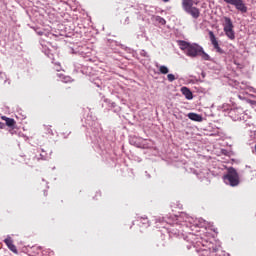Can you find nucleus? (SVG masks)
Wrapping results in <instances>:
<instances>
[{
	"instance_id": "1",
	"label": "nucleus",
	"mask_w": 256,
	"mask_h": 256,
	"mask_svg": "<svg viewBox=\"0 0 256 256\" xmlns=\"http://www.w3.org/2000/svg\"><path fill=\"white\" fill-rule=\"evenodd\" d=\"M197 0H182V7L188 15H191L193 19H199L201 17V11L193 5H197Z\"/></svg>"
},
{
	"instance_id": "2",
	"label": "nucleus",
	"mask_w": 256,
	"mask_h": 256,
	"mask_svg": "<svg viewBox=\"0 0 256 256\" xmlns=\"http://www.w3.org/2000/svg\"><path fill=\"white\" fill-rule=\"evenodd\" d=\"M224 183L230 185V187H237L239 185V173L233 167L228 168L227 174L223 176Z\"/></svg>"
},
{
	"instance_id": "3",
	"label": "nucleus",
	"mask_w": 256,
	"mask_h": 256,
	"mask_svg": "<svg viewBox=\"0 0 256 256\" xmlns=\"http://www.w3.org/2000/svg\"><path fill=\"white\" fill-rule=\"evenodd\" d=\"M222 19V25L224 27V33L226 37H228V39H230L231 41L235 40V30H233L235 26L233 25V21L227 16H224Z\"/></svg>"
},
{
	"instance_id": "4",
	"label": "nucleus",
	"mask_w": 256,
	"mask_h": 256,
	"mask_svg": "<svg viewBox=\"0 0 256 256\" xmlns=\"http://www.w3.org/2000/svg\"><path fill=\"white\" fill-rule=\"evenodd\" d=\"M223 2L228 5H233L240 13H247V4H245L243 0H223Z\"/></svg>"
},
{
	"instance_id": "5",
	"label": "nucleus",
	"mask_w": 256,
	"mask_h": 256,
	"mask_svg": "<svg viewBox=\"0 0 256 256\" xmlns=\"http://www.w3.org/2000/svg\"><path fill=\"white\" fill-rule=\"evenodd\" d=\"M203 53V47L199 46L198 44H190L188 50L186 51V55L188 57H197Z\"/></svg>"
},
{
	"instance_id": "6",
	"label": "nucleus",
	"mask_w": 256,
	"mask_h": 256,
	"mask_svg": "<svg viewBox=\"0 0 256 256\" xmlns=\"http://www.w3.org/2000/svg\"><path fill=\"white\" fill-rule=\"evenodd\" d=\"M208 35L210 37L211 44L213 45L216 52L220 53V55H223L225 52L219 46V42L217 41V37H215V33H213V31H209Z\"/></svg>"
},
{
	"instance_id": "7",
	"label": "nucleus",
	"mask_w": 256,
	"mask_h": 256,
	"mask_svg": "<svg viewBox=\"0 0 256 256\" xmlns=\"http://www.w3.org/2000/svg\"><path fill=\"white\" fill-rule=\"evenodd\" d=\"M5 245H7L8 249H10V251H12V253H15L17 255L18 250H17V246H15V244H13V239H11V237H8L4 240Z\"/></svg>"
},
{
	"instance_id": "8",
	"label": "nucleus",
	"mask_w": 256,
	"mask_h": 256,
	"mask_svg": "<svg viewBox=\"0 0 256 256\" xmlns=\"http://www.w3.org/2000/svg\"><path fill=\"white\" fill-rule=\"evenodd\" d=\"M2 121H5L7 127H10V129H15V125L17 122H15V119L9 118L7 116L1 117Z\"/></svg>"
},
{
	"instance_id": "9",
	"label": "nucleus",
	"mask_w": 256,
	"mask_h": 256,
	"mask_svg": "<svg viewBox=\"0 0 256 256\" xmlns=\"http://www.w3.org/2000/svg\"><path fill=\"white\" fill-rule=\"evenodd\" d=\"M188 118L191 119V121H196L198 123H201V121H203V116L193 112L188 114Z\"/></svg>"
},
{
	"instance_id": "10",
	"label": "nucleus",
	"mask_w": 256,
	"mask_h": 256,
	"mask_svg": "<svg viewBox=\"0 0 256 256\" xmlns=\"http://www.w3.org/2000/svg\"><path fill=\"white\" fill-rule=\"evenodd\" d=\"M181 93L186 97V99L191 100L193 99V92L187 87L181 88Z\"/></svg>"
},
{
	"instance_id": "11",
	"label": "nucleus",
	"mask_w": 256,
	"mask_h": 256,
	"mask_svg": "<svg viewBox=\"0 0 256 256\" xmlns=\"http://www.w3.org/2000/svg\"><path fill=\"white\" fill-rule=\"evenodd\" d=\"M178 45H179L180 49L185 52L188 51L189 47L191 46L190 43H188L187 41H184V40L178 41Z\"/></svg>"
},
{
	"instance_id": "12",
	"label": "nucleus",
	"mask_w": 256,
	"mask_h": 256,
	"mask_svg": "<svg viewBox=\"0 0 256 256\" xmlns=\"http://www.w3.org/2000/svg\"><path fill=\"white\" fill-rule=\"evenodd\" d=\"M137 221H140L142 225H147V227H149V219L147 217L138 216Z\"/></svg>"
},
{
	"instance_id": "13",
	"label": "nucleus",
	"mask_w": 256,
	"mask_h": 256,
	"mask_svg": "<svg viewBox=\"0 0 256 256\" xmlns=\"http://www.w3.org/2000/svg\"><path fill=\"white\" fill-rule=\"evenodd\" d=\"M159 71L162 75H167V73H169V68H167V66H160Z\"/></svg>"
},
{
	"instance_id": "14",
	"label": "nucleus",
	"mask_w": 256,
	"mask_h": 256,
	"mask_svg": "<svg viewBox=\"0 0 256 256\" xmlns=\"http://www.w3.org/2000/svg\"><path fill=\"white\" fill-rule=\"evenodd\" d=\"M167 79H168V81L173 82V81H175V75H173V74H168V75H167Z\"/></svg>"
},
{
	"instance_id": "15",
	"label": "nucleus",
	"mask_w": 256,
	"mask_h": 256,
	"mask_svg": "<svg viewBox=\"0 0 256 256\" xmlns=\"http://www.w3.org/2000/svg\"><path fill=\"white\" fill-rule=\"evenodd\" d=\"M201 53L203 54L205 61H209V54L205 53L203 50Z\"/></svg>"
},
{
	"instance_id": "16",
	"label": "nucleus",
	"mask_w": 256,
	"mask_h": 256,
	"mask_svg": "<svg viewBox=\"0 0 256 256\" xmlns=\"http://www.w3.org/2000/svg\"><path fill=\"white\" fill-rule=\"evenodd\" d=\"M248 103L251 105V107H256V101L255 100H248Z\"/></svg>"
},
{
	"instance_id": "17",
	"label": "nucleus",
	"mask_w": 256,
	"mask_h": 256,
	"mask_svg": "<svg viewBox=\"0 0 256 256\" xmlns=\"http://www.w3.org/2000/svg\"><path fill=\"white\" fill-rule=\"evenodd\" d=\"M160 19H161L160 23H165V19L163 18H160Z\"/></svg>"
},
{
	"instance_id": "18",
	"label": "nucleus",
	"mask_w": 256,
	"mask_h": 256,
	"mask_svg": "<svg viewBox=\"0 0 256 256\" xmlns=\"http://www.w3.org/2000/svg\"><path fill=\"white\" fill-rule=\"evenodd\" d=\"M48 193L46 190H44V196L47 197Z\"/></svg>"
},
{
	"instance_id": "19",
	"label": "nucleus",
	"mask_w": 256,
	"mask_h": 256,
	"mask_svg": "<svg viewBox=\"0 0 256 256\" xmlns=\"http://www.w3.org/2000/svg\"><path fill=\"white\" fill-rule=\"evenodd\" d=\"M162 1H164V3H169V0H162Z\"/></svg>"
},
{
	"instance_id": "20",
	"label": "nucleus",
	"mask_w": 256,
	"mask_h": 256,
	"mask_svg": "<svg viewBox=\"0 0 256 256\" xmlns=\"http://www.w3.org/2000/svg\"><path fill=\"white\" fill-rule=\"evenodd\" d=\"M10 133L13 135V130H10Z\"/></svg>"
},
{
	"instance_id": "21",
	"label": "nucleus",
	"mask_w": 256,
	"mask_h": 256,
	"mask_svg": "<svg viewBox=\"0 0 256 256\" xmlns=\"http://www.w3.org/2000/svg\"><path fill=\"white\" fill-rule=\"evenodd\" d=\"M1 125H3V123L0 122V127H1Z\"/></svg>"
}]
</instances>
